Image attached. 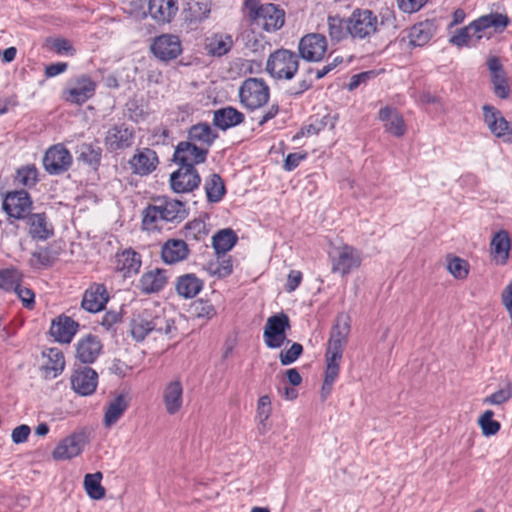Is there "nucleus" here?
Listing matches in <instances>:
<instances>
[{
    "label": "nucleus",
    "instance_id": "obj_9",
    "mask_svg": "<svg viewBox=\"0 0 512 512\" xmlns=\"http://www.w3.org/2000/svg\"><path fill=\"white\" fill-rule=\"evenodd\" d=\"M378 27L377 16L368 9H356L348 17V34L353 39H366L375 34Z\"/></svg>",
    "mask_w": 512,
    "mask_h": 512
},
{
    "label": "nucleus",
    "instance_id": "obj_12",
    "mask_svg": "<svg viewBox=\"0 0 512 512\" xmlns=\"http://www.w3.org/2000/svg\"><path fill=\"white\" fill-rule=\"evenodd\" d=\"M483 120L489 131L505 143L512 142V125L501 112L492 105L485 104L482 107Z\"/></svg>",
    "mask_w": 512,
    "mask_h": 512
},
{
    "label": "nucleus",
    "instance_id": "obj_30",
    "mask_svg": "<svg viewBox=\"0 0 512 512\" xmlns=\"http://www.w3.org/2000/svg\"><path fill=\"white\" fill-rule=\"evenodd\" d=\"M177 11V0H149V15L157 22L169 23Z\"/></svg>",
    "mask_w": 512,
    "mask_h": 512
},
{
    "label": "nucleus",
    "instance_id": "obj_52",
    "mask_svg": "<svg viewBox=\"0 0 512 512\" xmlns=\"http://www.w3.org/2000/svg\"><path fill=\"white\" fill-rule=\"evenodd\" d=\"M38 180V170L34 165H26L17 170L16 181L25 187L35 186Z\"/></svg>",
    "mask_w": 512,
    "mask_h": 512
},
{
    "label": "nucleus",
    "instance_id": "obj_37",
    "mask_svg": "<svg viewBox=\"0 0 512 512\" xmlns=\"http://www.w3.org/2000/svg\"><path fill=\"white\" fill-rule=\"evenodd\" d=\"M203 288V281L195 274H184L177 278L175 290L184 299L196 297Z\"/></svg>",
    "mask_w": 512,
    "mask_h": 512
},
{
    "label": "nucleus",
    "instance_id": "obj_47",
    "mask_svg": "<svg viewBox=\"0 0 512 512\" xmlns=\"http://www.w3.org/2000/svg\"><path fill=\"white\" fill-rule=\"evenodd\" d=\"M21 280L22 273L14 267L0 270V288L6 291L17 288L20 285Z\"/></svg>",
    "mask_w": 512,
    "mask_h": 512
},
{
    "label": "nucleus",
    "instance_id": "obj_15",
    "mask_svg": "<svg viewBox=\"0 0 512 512\" xmlns=\"http://www.w3.org/2000/svg\"><path fill=\"white\" fill-rule=\"evenodd\" d=\"M208 155L207 148L196 146L195 143L188 141L180 142L173 155V160L180 166H192L203 163Z\"/></svg>",
    "mask_w": 512,
    "mask_h": 512
},
{
    "label": "nucleus",
    "instance_id": "obj_11",
    "mask_svg": "<svg viewBox=\"0 0 512 512\" xmlns=\"http://www.w3.org/2000/svg\"><path fill=\"white\" fill-rule=\"evenodd\" d=\"M42 162L47 173L59 175L71 167L72 156L63 144H55L46 150Z\"/></svg>",
    "mask_w": 512,
    "mask_h": 512
},
{
    "label": "nucleus",
    "instance_id": "obj_33",
    "mask_svg": "<svg viewBox=\"0 0 512 512\" xmlns=\"http://www.w3.org/2000/svg\"><path fill=\"white\" fill-rule=\"evenodd\" d=\"M189 254V249L185 241L181 239L167 240L161 250V257L167 264H174L184 260Z\"/></svg>",
    "mask_w": 512,
    "mask_h": 512
},
{
    "label": "nucleus",
    "instance_id": "obj_38",
    "mask_svg": "<svg viewBox=\"0 0 512 512\" xmlns=\"http://www.w3.org/2000/svg\"><path fill=\"white\" fill-rule=\"evenodd\" d=\"M232 36L226 33H215L206 38L205 49L212 56L221 57L227 54L233 47Z\"/></svg>",
    "mask_w": 512,
    "mask_h": 512
},
{
    "label": "nucleus",
    "instance_id": "obj_40",
    "mask_svg": "<svg viewBox=\"0 0 512 512\" xmlns=\"http://www.w3.org/2000/svg\"><path fill=\"white\" fill-rule=\"evenodd\" d=\"M217 137L218 134L208 123H197L192 125L188 130V140L207 147H210Z\"/></svg>",
    "mask_w": 512,
    "mask_h": 512
},
{
    "label": "nucleus",
    "instance_id": "obj_36",
    "mask_svg": "<svg viewBox=\"0 0 512 512\" xmlns=\"http://www.w3.org/2000/svg\"><path fill=\"white\" fill-rule=\"evenodd\" d=\"M211 11L210 0H189L183 10L185 22L197 24L206 19Z\"/></svg>",
    "mask_w": 512,
    "mask_h": 512
},
{
    "label": "nucleus",
    "instance_id": "obj_2",
    "mask_svg": "<svg viewBox=\"0 0 512 512\" xmlns=\"http://www.w3.org/2000/svg\"><path fill=\"white\" fill-rule=\"evenodd\" d=\"M510 23L507 15L490 13L483 15L460 29L450 39L451 43L461 46H475L481 39H490L494 32H502Z\"/></svg>",
    "mask_w": 512,
    "mask_h": 512
},
{
    "label": "nucleus",
    "instance_id": "obj_19",
    "mask_svg": "<svg viewBox=\"0 0 512 512\" xmlns=\"http://www.w3.org/2000/svg\"><path fill=\"white\" fill-rule=\"evenodd\" d=\"M86 441L83 433H72L62 439L52 451V458L57 461L69 460L79 456Z\"/></svg>",
    "mask_w": 512,
    "mask_h": 512
},
{
    "label": "nucleus",
    "instance_id": "obj_50",
    "mask_svg": "<svg viewBox=\"0 0 512 512\" xmlns=\"http://www.w3.org/2000/svg\"><path fill=\"white\" fill-rule=\"evenodd\" d=\"M79 159L89 165H97L101 159V149L90 143H82L78 146Z\"/></svg>",
    "mask_w": 512,
    "mask_h": 512
},
{
    "label": "nucleus",
    "instance_id": "obj_13",
    "mask_svg": "<svg viewBox=\"0 0 512 512\" xmlns=\"http://www.w3.org/2000/svg\"><path fill=\"white\" fill-rule=\"evenodd\" d=\"M5 213L14 219H25L32 208V200L25 190L8 192L2 203Z\"/></svg>",
    "mask_w": 512,
    "mask_h": 512
},
{
    "label": "nucleus",
    "instance_id": "obj_22",
    "mask_svg": "<svg viewBox=\"0 0 512 512\" xmlns=\"http://www.w3.org/2000/svg\"><path fill=\"white\" fill-rule=\"evenodd\" d=\"M28 235L35 241H46L54 235V226L46 213H31L26 218Z\"/></svg>",
    "mask_w": 512,
    "mask_h": 512
},
{
    "label": "nucleus",
    "instance_id": "obj_51",
    "mask_svg": "<svg viewBox=\"0 0 512 512\" xmlns=\"http://www.w3.org/2000/svg\"><path fill=\"white\" fill-rule=\"evenodd\" d=\"M493 416L494 412L492 410H486L478 419L482 434L486 437L497 434L501 428L500 423L493 420Z\"/></svg>",
    "mask_w": 512,
    "mask_h": 512
},
{
    "label": "nucleus",
    "instance_id": "obj_49",
    "mask_svg": "<svg viewBox=\"0 0 512 512\" xmlns=\"http://www.w3.org/2000/svg\"><path fill=\"white\" fill-rule=\"evenodd\" d=\"M470 265L469 263L457 256L448 258L447 270L456 279H466L469 274Z\"/></svg>",
    "mask_w": 512,
    "mask_h": 512
},
{
    "label": "nucleus",
    "instance_id": "obj_55",
    "mask_svg": "<svg viewBox=\"0 0 512 512\" xmlns=\"http://www.w3.org/2000/svg\"><path fill=\"white\" fill-rule=\"evenodd\" d=\"M303 346L300 343H293L291 347L285 351H281L279 359L282 365H290L294 363L302 354Z\"/></svg>",
    "mask_w": 512,
    "mask_h": 512
},
{
    "label": "nucleus",
    "instance_id": "obj_43",
    "mask_svg": "<svg viewBox=\"0 0 512 512\" xmlns=\"http://www.w3.org/2000/svg\"><path fill=\"white\" fill-rule=\"evenodd\" d=\"M237 242V235L231 229H223L212 238V245L217 254H225L231 250Z\"/></svg>",
    "mask_w": 512,
    "mask_h": 512
},
{
    "label": "nucleus",
    "instance_id": "obj_44",
    "mask_svg": "<svg viewBox=\"0 0 512 512\" xmlns=\"http://www.w3.org/2000/svg\"><path fill=\"white\" fill-rule=\"evenodd\" d=\"M205 192L209 202H219L225 194V185L218 174L210 175L205 181Z\"/></svg>",
    "mask_w": 512,
    "mask_h": 512
},
{
    "label": "nucleus",
    "instance_id": "obj_29",
    "mask_svg": "<svg viewBox=\"0 0 512 512\" xmlns=\"http://www.w3.org/2000/svg\"><path fill=\"white\" fill-rule=\"evenodd\" d=\"M133 139V130L124 125H119L108 130L105 143L110 150L114 151L130 147L133 144Z\"/></svg>",
    "mask_w": 512,
    "mask_h": 512
},
{
    "label": "nucleus",
    "instance_id": "obj_3",
    "mask_svg": "<svg viewBox=\"0 0 512 512\" xmlns=\"http://www.w3.org/2000/svg\"><path fill=\"white\" fill-rule=\"evenodd\" d=\"M185 204L168 197L157 198L143 211V227L147 230L161 228L163 222H181L187 217Z\"/></svg>",
    "mask_w": 512,
    "mask_h": 512
},
{
    "label": "nucleus",
    "instance_id": "obj_41",
    "mask_svg": "<svg viewBox=\"0 0 512 512\" xmlns=\"http://www.w3.org/2000/svg\"><path fill=\"white\" fill-rule=\"evenodd\" d=\"M128 406V398L123 394L118 395L108 404L103 419L104 425L106 427L113 426L122 417Z\"/></svg>",
    "mask_w": 512,
    "mask_h": 512
},
{
    "label": "nucleus",
    "instance_id": "obj_62",
    "mask_svg": "<svg viewBox=\"0 0 512 512\" xmlns=\"http://www.w3.org/2000/svg\"><path fill=\"white\" fill-rule=\"evenodd\" d=\"M306 157H307V153L306 152H304V153H300V152L290 153L285 158L283 167H284V169L286 171H292L296 167H298L300 162L302 160L306 159Z\"/></svg>",
    "mask_w": 512,
    "mask_h": 512
},
{
    "label": "nucleus",
    "instance_id": "obj_26",
    "mask_svg": "<svg viewBox=\"0 0 512 512\" xmlns=\"http://www.w3.org/2000/svg\"><path fill=\"white\" fill-rule=\"evenodd\" d=\"M167 282V271L161 268H154L142 274L139 279L138 288L144 294L157 293L164 289Z\"/></svg>",
    "mask_w": 512,
    "mask_h": 512
},
{
    "label": "nucleus",
    "instance_id": "obj_28",
    "mask_svg": "<svg viewBox=\"0 0 512 512\" xmlns=\"http://www.w3.org/2000/svg\"><path fill=\"white\" fill-rule=\"evenodd\" d=\"M78 323L68 316L61 315L52 321L51 336L60 343H70L77 332Z\"/></svg>",
    "mask_w": 512,
    "mask_h": 512
},
{
    "label": "nucleus",
    "instance_id": "obj_7",
    "mask_svg": "<svg viewBox=\"0 0 512 512\" xmlns=\"http://www.w3.org/2000/svg\"><path fill=\"white\" fill-rule=\"evenodd\" d=\"M331 270L342 276L360 267L362 262L361 252L353 246L342 244L334 246L329 253Z\"/></svg>",
    "mask_w": 512,
    "mask_h": 512
},
{
    "label": "nucleus",
    "instance_id": "obj_57",
    "mask_svg": "<svg viewBox=\"0 0 512 512\" xmlns=\"http://www.w3.org/2000/svg\"><path fill=\"white\" fill-rule=\"evenodd\" d=\"M193 311L197 318L211 319L216 315V310L207 301H197L193 304Z\"/></svg>",
    "mask_w": 512,
    "mask_h": 512
},
{
    "label": "nucleus",
    "instance_id": "obj_61",
    "mask_svg": "<svg viewBox=\"0 0 512 512\" xmlns=\"http://www.w3.org/2000/svg\"><path fill=\"white\" fill-rule=\"evenodd\" d=\"M428 0H397L399 8L405 13H414L420 10Z\"/></svg>",
    "mask_w": 512,
    "mask_h": 512
},
{
    "label": "nucleus",
    "instance_id": "obj_24",
    "mask_svg": "<svg viewBox=\"0 0 512 512\" xmlns=\"http://www.w3.org/2000/svg\"><path fill=\"white\" fill-rule=\"evenodd\" d=\"M103 349V345L96 335L88 334L81 338L76 345V357L84 364L96 361Z\"/></svg>",
    "mask_w": 512,
    "mask_h": 512
},
{
    "label": "nucleus",
    "instance_id": "obj_4",
    "mask_svg": "<svg viewBox=\"0 0 512 512\" xmlns=\"http://www.w3.org/2000/svg\"><path fill=\"white\" fill-rule=\"evenodd\" d=\"M244 10L251 24L267 32H275L285 23V12L273 3H262L260 0H245Z\"/></svg>",
    "mask_w": 512,
    "mask_h": 512
},
{
    "label": "nucleus",
    "instance_id": "obj_35",
    "mask_svg": "<svg viewBox=\"0 0 512 512\" xmlns=\"http://www.w3.org/2000/svg\"><path fill=\"white\" fill-rule=\"evenodd\" d=\"M244 114L236 108L227 106L214 111L213 124L221 130H227L241 124Z\"/></svg>",
    "mask_w": 512,
    "mask_h": 512
},
{
    "label": "nucleus",
    "instance_id": "obj_42",
    "mask_svg": "<svg viewBox=\"0 0 512 512\" xmlns=\"http://www.w3.org/2000/svg\"><path fill=\"white\" fill-rule=\"evenodd\" d=\"M433 35V26L428 21L420 22L411 27L409 31V43L414 47L426 45Z\"/></svg>",
    "mask_w": 512,
    "mask_h": 512
},
{
    "label": "nucleus",
    "instance_id": "obj_16",
    "mask_svg": "<svg viewBox=\"0 0 512 512\" xmlns=\"http://www.w3.org/2000/svg\"><path fill=\"white\" fill-rule=\"evenodd\" d=\"M151 50L158 59L170 61L182 53V44L178 36L162 34L153 40Z\"/></svg>",
    "mask_w": 512,
    "mask_h": 512
},
{
    "label": "nucleus",
    "instance_id": "obj_18",
    "mask_svg": "<svg viewBox=\"0 0 512 512\" xmlns=\"http://www.w3.org/2000/svg\"><path fill=\"white\" fill-rule=\"evenodd\" d=\"M349 333V317L345 315L338 316L330 332L326 353L343 356Z\"/></svg>",
    "mask_w": 512,
    "mask_h": 512
},
{
    "label": "nucleus",
    "instance_id": "obj_54",
    "mask_svg": "<svg viewBox=\"0 0 512 512\" xmlns=\"http://www.w3.org/2000/svg\"><path fill=\"white\" fill-rule=\"evenodd\" d=\"M53 263V258L47 249L34 251L31 255L30 265L33 268L49 267Z\"/></svg>",
    "mask_w": 512,
    "mask_h": 512
},
{
    "label": "nucleus",
    "instance_id": "obj_8",
    "mask_svg": "<svg viewBox=\"0 0 512 512\" xmlns=\"http://www.w3.org/2000/svg\"><path fill=\"white\" fill-rule=\"evenodd\" d=\"M97 83L87 74H80L71 78L63 91L66 102L82 105L91 99L96 92Z\"/></svg>",
    "mask_w": 512,
    "mask_h": 512
},
{
    "label": "nucleus",
    "instance_id": "obj_20",
    "mask_svg": "<svg viewBox=\"0 0 512 512\" xmlns=\"http://www.w3.org/2000/svg\"><path fill=\"white\" fill-rule=\"evenodd\" d=\"M201 182V178L195 167L180 166L170 176V185L176 193H187L196 189Z\"/></svg>",
    "mask_w": 512,
    "mask_h": 512
},
{
    "label": "nucleus",
    "instance_id": "obj_31",
    "mask_svg": "<svg viewBox=\"0 0 512 512\" xmlns=\"http://www.w3.org/2000/svg\"><path fill=\"white\" fill-rule=\"evenodd\" d=\"M492 257L496 264L505 265L509 259L511 249V240L505 230H500L494 234L490 243Z\"/></svg>",
    "mask_w": 512,
    "mask_h": 512
},
{
    "label": "nucleus",
    "instance_id": "obj_10",
    "mask_svg": "<svg viewBox=\"0 0 512 512\" xmlns=\"http://www.w3.org/2000/svg\"><path fill=\"white\" fill-rule=\"evenodd\" d=\"M290 320L285 313L268 317L264 326L263 338L266 346L271 349L280 348L284 342H289L286 332L290 330Z\"/></svg>",
    "mask_w": 512,
    "mask_h": 512
},
{
    "label": "nucleus",
    "instance_id": "obj_60",
    "mask_svg": "<svg viewBox=\"0 0 512 512\" xmlns=\"http://www.w3.org/2000/svg\"><path fill=\"white\" fill-rule=\"evenodd\" d=\"M51 46H52L53 50L57 54H60V55H63V54L73 55L74 52H75V50L72 47L70 41L67 40V39H64V38H55V39H53L52 42H51Z\"/></svg>",
    "mask_w": 512,
    "mask_h": 512
},
{
    "label": "nucleus",
    "instance_id": "obj_14",
    "mask_svg": "<svg viewBox=\"0 0 512 512\" xmlns=\"http://www.w3.org/2000/svg\"><path fill=\"white\" fill-rule=\"evenodd\" d=\"M298 51L304 60L319 62L327 51L326 37L319 33H309L300 39Z\"/></svg>",
    "mask_w": 512,
    "mask_h": 512
},
{
    "label": "nucleus",
    "instance_id": "obj_58",
    "mask_svg": "<svg viewBox=\"0 0 512 512\" xmlns=\"http://www.w3.org/2000/svg\"><path fill=\"white\" fill-rule=\"evenodd\" d=\"M512 396V391L510 389H501L490 396L486 397L484 399V403L487 404H493V405H500L508 401Z\"/></svg>",
    "mask_w": 512,
    "mask_h": 512
},
{
    "label": "nucleus",
    "instance_id": "obj_59",
    "mask_svg": "<svg viewBox=\"0 0 512 512\" xmlns=\"http://www.w3.org/2000/svg\"><path fill=\"white\" fill-rule=\"evenodd\" d=\"M14 291L19 297V299L22 301L24 307L28 309L33 308L35 295L31 289L22 287L20 284L17 288L14 289Z\"/></svg>",
    "mask_w": 512,
    "mask_h": 512
},
{
    "label": "nucleus",
    "instance_id": "obj_39",
    "mask_svg": "<svg viewBox=\"0 0 512 512\" xmlns=\"http://www.w3.org/2000/svg\"><path fill=\"white\" fill-rule=\"evenodd\" d=\"M46 361L43 369L47 378H56L61 374L65 367V358L62 351L58 348H49L43 352Z\"/></svg>",
    "mask_w": 512,
    "mask_h": 512
},
{
    "label": "nucleus",
    "instance_id": "obj_5",
    "mask_svg": "<svg viewBox=\"0 0 512 512\" xmlns=\"http://www.w3.org/2000/svg\"><path fill=\"white\" fill-rule=\"evenodd\" d=\"M299 68V56L288 49L271 53L266 62V72L277 80H291Z\"/></svg>",
    "mask_w": 512,
    "mask_h": 512
},
{
    "label": "nucleus",
    "instance_id": "obj_23",
    "mask_svg": "<svg viewBox=\"0 0 512 512\" xmlns=\"http://www.w3.org/2000/svg\"><path fill=\"white\" fill-rule=\"evenodd\" d=\"M141 265V255L131 248L118 252L115 255V270L121 273L123 277L136 275L139 272Z\"/></svg>",
    "mask_w": 512,
    "mask_h": 512
},
{
    "label": "nucleus",
    "instance_id": "obj_63",
    "mask_svg": "<svg viewBox=\"0 0 512 512\" xmlns=\"http://www.w3.org/2000/svg\"><path fill=\"white\" fill-rule=\"evenodd\" d=\"M30 427L28 425H20L13 429L11 438L12 441L16 444L24 443L27 441L30 435Z\"/></svg>",
    "mask_w": 512,
    "mask_h": 512
},
{
    "label": "nucleus",
    "instance_id": "obj_21",
    "mask_svg": "<svg viewBox=\"0 0 512 512\" xmlns=\"http://www.w3.org/2000/svg\"><path fill=\"white\" fill-rule=\"evenodd\" d=\"M128 163L134 174L147 176L156 170L159 164V158L154 150L142 148L135 151Z\"/></svg>",
    "mask_w": 512,
    "mask_h": 512
},
{
    "label": "nucleus",
    "instance_id": "obj_45",
    "mask_svg": "<svg viewBox=\"0 0 512 512\" xmlns=\"http://www.w3.org/2000/svg\"><path fill=\"white\" fill-rule=\"evenodd\" d=\"M101 480V472L85 475L84 488L91 499L100 500L105 497V488L101 485Z\"/></svg>",
    "mask_w": 512,
    "mask_h": 512
},
{
    "label": "nucleus",
    "instance_id": "obj_17",
    "mask_svg": "<svg viewBox=\"0 0 512 512\" xmlns=\"http://www.w3.org/2000/svg\"><path fill=\"white\" fill-rule=\"evenodd\" d=\"M72 389L81 396L92 395L98 385L97 372L88 367L76 368L70 377Z\"/></svg>",
    "mask_w": 512,
    "mask_h": 512
},
{
    "label": "nucleus",
    "instance_id": "obj_34",
    "mask_svg": "<svg viewBox=\"0 0 512 512\" xmlns=\"http://www.w3.org/2000/svg\"><path fill=\"white\" fill-rule=\"evenodd\" d=\"M379 119L384 122L385 130L395 137H402L406 132V125L402 116L388 106L379 111Z\"/></svg>",
    "mask_w": 512,
    "mask_h": 512
},
{
    "label": "nucleus",
    "instance_id": "obj_27",
    "mask_svg": "<svg viewBox=\"0 0 512 512\" xmlns=\"http://www.w3.org/2000/svg\"><path fill=\"white\" fill-rule=\"evenodd\" d=\"M163 403L166 412L174 415L183 405V386L179 379L169 381L163 389Z\"/></svg>",
    "mask_w": 512,
    "mask_h": 512
},
{
    "label": "nucleus",
    "instance_id": "obj_46",
    "mask_svg": "<svg viewBox=\"0 0 512 512\" xmlns=\"http://www.w3.org/2000/svg\"><path fill=\"white\" fill-rule=\"evenodd\" d=\"M328 33L331 40L340 41L348 34V18L342 19L338 16L328 17Z\"/></svg>",
    "mask_w": 512,
    "mask_h": 512
},
{
    "label": "nucleus",
    "instance_id": "obj_64",
    "mask_svg": "<svg viewBox=\"0 0 512 512\" xmlns=\"http://www.w3.org/2000/svg\"><path fill=\"white\" fill-rule=\"evenodd\" d=\"M501 300L506 310L512 315V281L503 289Z\"/></svg>",
    "mask_w": 512,
    "mask_h": 512
},
{
    "label": "nucleus",
    "instance_id": "obj_6",
    "mask_svg": "<svg viewBox=\"0 0 512 512\" xmlns=\"http://www.w3.org/2000/svg\"><path fill=\"white\" fill-rule=\"evenodd\" d=\"M241 104L249 110L264 106L270 97V88L263 79L248 78L239 89Z\"/></svg>",
    "mask_w": 512,
    "mask_h": 512
},
{
    "label": "nucleus",
    "instance_id": "obj_56",
    "mask_svg": "<svg viewBox=\"0 0 512 512\" xmlns=\"http://www.w3.org/2000/svg\"><path fill=\"white\" fill-rule=\"evenodd\" d=\"M271 400L267 395L261 396L257 403V419L259 423L265 426L266 421L271 415Z\"/></svg>",
    "mask_w": 512,
    "mask_h": 512
},
{
    "label": "nucleus",
    "instance_id": "obj_32",
    "mask_svg": "<svg viewBox=\"0 0 512 512\" xmlns=\"http://www.w3.org/2000/svg\"><path fill=\"white\" fill-rule=\"evenodd\" d=\"M108 301L107 290L104 285H96L86 290L82 299V307L91 313L101 311Z\"/></svg>",
    "mask_w": 512,
    "mask_h": 512
},
{
    "label": "nucleus",
    "instance_id": "obj_25",
    "mask_svg": "<svg viewBox=\"0 0 512 512\" xmlns=\"http://www.w3.org/2000/svg\"><path fill=\"white\" fill-rule=\"evenodd\" d=\"M487 67L491 73V81L494 87V93L501 99L509 96V85L506 72L498 57L492 56L487 60Z\"/></svg>",
    "mask_w": 512,
    "mask_h": 512
},
{
    "label": "nucleus",
    "instance_id": "obj_1",
    "mask_svg": "<svg viewBox=\"0 0 512 512\" xmlns=\"http://www.w3.org/2000/svg\"><path fill=\"white\" fill-rule=\"evenodd\" d=\"M130 335L137 342L143 341L148 335L172 339L176 336L177 328L172 318L163 309L153 306L136 309L129 323Z\"/></svg>",
    "mask_w": 512,
    "mask_h": 512
},
{
    "label": "nucleus",
    "instance_id": "obj_48",
    "mask_svg": "<svg viewBox=\"0 0 512 512\" xmlns=\"http://www.w3.org/2000/svg\"><path fill=\"white\" fill-rule=\"evenodd\" d=\"M341 360L342 356L340 355L325 353L326 369L324 381L327 382V385L334 384L338 378Z\"/></svg>",
    "mask_w": 512,
    "mask_h": 512
},
{
    "label": "nucleus",
    "instance_id": "obj_53",
    "mask_svg": "<svg viewBox=\"0 0 512 512\" xmlns=\"http://www.w3.org/2000/svg\"><path fill=\"white\" fill-rule=\"evenodd\" d=\"M206 224L200 219L188 222L184 228V236L187 239L201 240L207 235Z\"/></svg>",
    "mask_w": 512,
    "mask_h": 512
}]
</instances>
